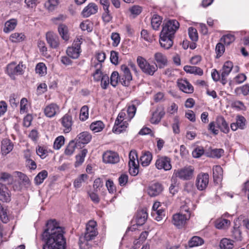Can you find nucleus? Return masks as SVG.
I'll return each instance as SVG.
<instances>
[{
  "mask_svg": "<svg viewBox=\"0 0 249 249\" xmlns=\"http://www.w3.org/2000/svg\"><path fill=\"white\" fill-rule=\"evenodd\" d=\"M231 236L232 238L235 239L236 240H242V232L240 230L239 226H237L236 225L234 226L233 230H232L231 231Z\"/></svg>",
  "mask_w": 249,
  "mask_h": 249,
  "instance_id": "46",
  "label": "nucleus"
},
{
  "mask_svg": "<svg viewBox=\"0 0 249 249\" xmlns=\"http://www.w3.org/2000/svg\"><path fill=\"white\" fill-rule=\"evenodd\" d=\"M191 213L186 205L182 206L179 212L174 214L172 217V223L178 229H182L185 225L186 221L189 220Z\"/></svg>",
  "mask_w": 249,
  "mask_h": 249,
  "instance_id": "3",
  "label": "nucleus"
},
{
  "mask_svg": "<svg viewBox=\"0 0 249 249\" xmlns=\"http://www.w3.org/2000/svg\"><path fill=\"white\" fill-rule=\"evenodd\" d=\"M48 176V173L45 170H43L39 172L38 174L35 177L34 181L36 185H40L42 183L45 179Z\"/></svg>",
  "mask_w": 249,
  "mask_h": 249,
  "instance_id": "34",
  "label": "nucleus"
},
{
  "mask_svg": "<svg viewBox=\"0 0 249 249\" xmlns=\"http://www.w3.org/2000/svg\"><path fill=\"white\" fill-rule=\"evenodd\" d=\"M161 20L162 18L157 15H154L153 16L151 19V23L154 30H157L159 29L161 23Z\"/></svg>",
  "mask_w": 249,
  "mask_h": 249,
  "instance_id": "44",
  "label": "nucleus"
},
{
  "mask_svg": "<svg viewBox=\"0 0 249 249\" xmlns=\"http://www.w3.org/2000/svg\"><path fill=\"white\" fill-rule=\"evenodd\" d=\"M222 168L220 165H215L213 167V180H220L222 178Z\"/></svg>",
  "mask_w": 249,
  "mask_h": 249,
  "instance_id": "43",
  "label": "nucleus"
},
{
  "mask_svg": "<svg viewBox=\"0 0 249 249\" xmlns=\"http://www.w3.org/2000/svg\"><path fill=\"white\" fill-rule=\"evenodd\" d=\"M17 24V21L15 19H11L6 21L4 25L3 31L5 33H9L13 30Z\"/></svg>",
  "mask_w": 249,
  "mask_h": 249,
  "instance_id": "39",
  "label": "nucleus"
},
{
  "mask_svg": "<svg viewBox=\"0 0 249 249\" xmlns=\"http://www.w3.org/2000/svg\"><path fill=\"white\" fill-rule=\"evenodd\" d=\"M120 76L118 72L113 71L110 76V84L114 87H115L119 82Z\"/></svg>",
  "mask_w": 249,
  "mask_h": 249,
  "instance_id": "54",
  "label": "nucleus"
},
{
  "mask_svg": "<svg viewBox=\"0 0 249 249\" xmlns=\"http://www.w3.org/2000/svg\"><path fill=\"white\" fill-rule=\"evenodd\" d=\"M230 225V221L228 219L219 218L216 220L215 223V228L218 229H225Z\"/></svg>",
  "mask_w": 249,
  "mask_h": 249,
  "instance_id": "38",
  "label": "nucleus"
},
{
  "mask_svg": "<svg viewBox=\"0 0 249 249\" xmlns=\"http://www.w3.org/2000/svg\"><path fill=\"white\" fill-rule=\"evenodd\" d=\"M235 123L231 124V128L232 131H236L238 129L243 130L246 128V120L244 116L237 115L235 118Z\"/></svg>",
  "mask_w": 249,
  "mask_h": 249,
  "instance_id": "15",
  "label": "nucleus"
},
{
  "mask_svg": "<svg viewBox=\"0 0 249 249\" xmlns=\"http://www.w3.org/2000/svg\"><path fill=\"white\" fill-rule=\"evenodd\" d=\"M174 38L160 34L159 41L160 46L165 49H169L173 46Z\"/></svg>",
  "mask_w": 249,
  "mask_h": 249,
  "instance_id": "20",
  "label": "nucleus"
},
{
  "mask_svg": "<svg viewBox=\"0 0 249 249\" xmlns=\"http://www.w3.org/2000/svg\"><path fill=\"white\" fill-rule=\"evenodd\" d=\"M89 178V176L87 174H83L77 177L73 182V186L74 188L78 189L80 188L82 186V184L85 182L86 180Z\"/></svg>",
  "mask_w": 249,
  "mask_h": 249,
  "instance_id": "33",
  "label": "nucleus"
},
{
  "mask_svg": "<svg viewBox=\"0 0 249 249\" xmlns=\"http://www.w3.org/2000/svg\"><path fill=\"white\" fill-rule=\"evenodd\" d=\"M164 115H165V112L163 110H155L151 113L149 121L152 124H157L161 121Z\"/></svg>",
  "mask_w": 249,
  "mask_h": 249,
  "instance_id": "22",
  "label": "nucleus"
},
{
  "mask_svg": "<svg viewBox=\"0 0 249 249\" xmlns=\"http://www.w3.org/2000/svg\"><path fill=\"white\" fill-rule=\"evenodd\" d=\"M140 164L137 150L129 151L128 167L129 173L131 176H136L139 174Z\"/></svg>",
  "mask_w": 249,
  "mask_h": 249,
  "instance_id": "5",
  "label": "nucleus"
},
{
  "mask_svg": "<svg viewBox=\"0 0 249 249\" xmlns=\"http://www.w3.org/2000/svg\"><path fill=\"white\" fill-rule=\"evenodd\" d=\"M98 233L97 222L93 220H89L87 223L83 236L79 238L78 244L80 249H90L91 245L89 242L94 240Z\"/></svg>",
  "mask_w": 249,
  "mask_h": 249,
  "instance_id": "2",
  "label": "nucleus"
},
{
  "mask_svg": "<svg viewBox=\"0 0 249 249\" xmlns=\"http://www.w3.org/2000/svg\"><path fill=\"white\" fill-rule=\"evenodd\" d=\"M151 215L154 217L157 221L161 220L165 217V211L163 209L152 211Z\"/></svg>",
  "mask_w": 249,
  "mask_h": 249,
  "instance_id": "45",
  "label": "nucleus"
},
{
  "mask_svg": "<svg viewBox=\"0 0 249 249\" xmlns=\"http://www.w3.org/2000/svg\"><path fill=\"white\" fill-rule=\"evenodd\" d=\"M94 67L96 68V70L92 74V76L94 81L98 82L101 80L102 76L104 75L101 70L102 67V64L97 63L94 65Z\"/></svg>",
  "mask_w": 249,
  "mask_h": 249,
  "instance_id": "37",
  "label": "nucleus"
},
{
  "mask_svg": "<svg viewBox=\"0 0 249 249\" xmlns=\"http://www.w3.org/2000/svg\"><path fill=\"white\" fill-rule=\"evenodd\" d=\"M58 32L64 40L67 41L69 39V35L68 34V29L66 25L64 24H60L58 28Z\"/></svg>",
  "mask_w": 249,
  "mask_h": 249,
  "instance_id": "40",
  "label": "nucleus"
},
{
  "mask_svg": "<svg viewBox=\"0 0 249 249\" xmlns=\"http://www.w3.org/2000/svg\"><path fill=\"white\" fill-rule=\"evenodd\" d=\"M154 59L157 64V67L162 69L167 65L168 60L167 57L163 53L157 52L154 54Z\"/></svg>",
  "mask_w": 249,
  "mask_h": 249,
  "instance_id": "21",
  "label": "nucleus"
},
{
  "mask_svg": "<svg viewBox=\"0 0 249 249\" xmlns=\"http://www.w3.org/2000/svg\"><path fill=\"white\" fill-rule=\"evenodd\" d=\"M219 247L221 249H232L233 241L228 238H224L220 241Z\"/></svg>",
  "mask_w": 249,
  "mask_h": 249,
  "instance_id": "41",
  "label": "nucleus"
},
{
  "mask_svg": "<svg viewBox=\"0 0 249 249\" xmlns=\"http://www.w3.org/2000/svg\"><path fill=\"white\" fill-rule=\"evenodd\" d=\"M155 164L156 168L159 170L168 171L172 169L171 159L166 156L158 157Z\"/></svg>",
  "mask_w": 249,
  "mask_h": 249,
  "instance_id": "9",
  "label": "nucleus"
},
{
  "mask_svg": "<svg viewBox=\"0 0 249 249\" xmlns=\"http://www.w3.org/2000/svg\"><path fill=\"white\" fill-rule=\"evenodd\" d=\"M216 124L221 132L228 134L230 132L229 125L223 117L219 116L216 120Z\"/></svg>",
  "mask_w": 249,
  "mask_h": 249,
  "instance_id": "23",
  "label": "nucleus"
},
{
  "mask_svg": "<svg viewBox=\"0 0 249 249\" xmlns=\"http://www.w3.org/2000/svg\"><path fill=\"white\" fill-rule=\"evenodd\" d=\"M80 27L82 30L87 31L88 32H90L92 30V24L88 20L83 21L81 23Z\"/></svg>",
  "mask_w": 249,
  "mask_h": 249,
  "instance_id": "55",
  "label": "nucleus"
},
{
  "mask_svg": "<svg viewBox=\"0 0 249 249\" xmlns=\"http://www.w3.org/2000/svg\"><path fill=\"white\" fill-rule=\"evenodd\" d=\"M65 142V138L63 136H60L56 138L54 140L53 147L56 150L59 149Z\"/></svg>",
  "mask_w": 249,
  "mask_h": 249,
  "instance_id": "50",
  "label": "nucleus"
},
{
  "mask_svg": "<svg viewBox=\"0 0 249 249\" xmlns=\"http://www.w3.org/2000/svg\"><path fill=\"white\" fill-rule=\"evenodd\" d=\"M163 190V185L159 182L152 183L147 188V194L151 197L159 196Z\"/></svg>",
  "mask_w": 249,
  "mask_h": 249,
  "instance_id": "16",
  "label": "nucleus"
},
{
  "mask_svg": "<svg viewBox=\"0 0 249 249\" xmlns=\"http://www.w3.org/2000/svg\"><path fill=\"white\" fill-rule=\"evenodd\" d=\"M177 85L180 90L186 93H192L194 92L193 86L186 79H178Z\"/></svg>",
  "mask_w": 249,
  "mask_h": 249,
  "instance_id": "14",
  "label": "nucleus"
},
{
  "mask_svg": "<svg viewBox=\"0 0 249 249\" xmlns=\"http://www.w3.org/2000/svg\"><path fill=\"white\" fill-rule=\"evenodd\" d=\"M127 121L115 120L114 126L113 127V132L115 134H120L125 130L127 127Z\"/></svg>",
  "mask_w": 249,
  "mask_h": 249,
  "instance_id": "25",
  "label": "nucleus"
},
{
  "mask_svg": "<svg viewBox=\"0 0 249 249\" xmlns=\"http://www.w3.org/2000/svg\"><path fill=\"white\" fill-rule=\"evenodd\" d=\"M119 160V154L114 151H107L103 155V162L106 163H117Z\"/></svg>",
  "mask_w": 249,
  "mask_h": 249,
  "instance_id": "13",
  "label": "nucleus"
},
{
  "mask_svg": "<svg viewBox=\"0 0 249 249\" xmlns=\"http://www.w3.org/2000/svg\"><path fill=\"white\" fill-rule=\"evenodd\" d=\"M17 175H18L19 179H20L22 184H24V185L30 184V180L26 174L20 172H17Z\"/></svg>",
  "mask_w": 249,
  "mask_h": 249,
  "instance_id": "57",
  "label": "nucleus"
},
{
  "mask_svg": "<svg viewBox=\"0 0 249 249\" xmlns=\"http://www.w3.org/2000/svg\"><path fill=\"white\" fill-rule=\"evenodd\" d=\"M225 50L224 45L221 42L218 43L215 47L216 57H220L225 52Z\"/></svg>",
  "mask_w": 249,
  "mask_h": 249,
  "instance_id": "58",
  "label": "nucleus"
},
{
  "mask_svg": "<svg viewBox=\"0 0 249 249\" xmlns=\"http://www.w3.org/2000/svg\"><path fill=\"white\" fill-rule=\"evenodd\" d=\"M194 169L192 166H185L174 170L171 181H178V179L182 180H191L194 176Z\"/></svg>",
  "mask_w": 249,
  "mask_h": 249,
  "instance_id": "4",
  "label": "nucleus"
},
{
  "mask_svg": "<svg viewBox=\"0 0 249 249\" xmlns=\"http://www.w3.org/2000/svg\"><path fill=\"white\" fill-rule=\"evenodd\" d=\"M97 11V6L95 3H90L83 9L82 14L83 17L88 18L91 15L96 14Z\"/></svg>",
  "mask_w": 249,
  "mask_h": 249,
  "instance_id": "26",
  "label": "nucleus"
},
{
  "mask_svg": "<svg viewBox=\"0 0 249 249\" xmlns=\"http://www.w3.org/2000/svg\"><path fill=\"white\" fill-rule=\"evenodd\" d=\"M121 70L123 72L122 74L125 75V78L127 79V80L132 79V76L128 66L124 64L121 65Z\"/></svg>",
  "mask_w": 249,
  "mask_h": 249,
  "instance_id": "56",
  "label": "nucleus"
},
{
  "mask_svg": "<svg viewBox=\"0 0 249 249\" xmlns=\"http://www.w3.org/2000/svg\"><path fill=\"white\" fill-rule=\"evenodd\" d=\"M105 127V124L101 121H95L91 123L89 129L94 133L100 132Z\"/></svg>",
  "mask_w": 249,
  "mask_h": 249,
  "instance_id": "30",
  "label": "nucleus"
},
{
  "mask_svg": "<svg viewBox=\"0 0 249 249\" xmlns=\"http://www.w3.org/2000/svg\"><path fill=\"white\" fill-rule=\"evenodd\" d=\"M138 65L142 71L145 74L153 75L157 71V65L150 64L147 60L142 56H138L137 59Z\"/></svg>",
  "mask_w": 249,
  "mask_h": 249,
  "instance_id": "7",
  "label": "nucleus"
},
{
  "mask_svg": "<svg viewBox=\"0 0 249 249\" xmlns=\"http://www.w3.org/2000/svg\"><path fill=\"white\" fill-rule=\"evenodd\" d=\"M47 43L53 49H57L59 46L58 36L52 32H48L46 35Z\"/></svg>",
  "mask_w": 249,
  "mask_h": 249,
  "instance_id": "18",
  "label": "nucleus"
},
{
  "mask_svg": "<svg viewBox=\"0 0 249 249\" xmlns=\"http://www.w3.org/2000/svg\"><path fill=\"white\" fill-rule=\"evenodd\" d=\"M24 65L22 62H20L18 64L15 62H12L9 64L6 67V73L11 77L12 79H15L16 75H21L24 72Z\"/></svg>",
  "mask_w": 249,
  "mask_h": 249,
  "instance_id": "8",
  "label": "nucleus"
},
{
  "mask_svg": "<svg viewBox=\"0 0 249 249\" xmlns=\"http://www.w3.org/2000/svg\"><path fill=\"white\" fill-rule=\"evenodd\" d=\"M77 142L87 144L91 141V135L87 131H83L78 135L76 138Z\"/></svg>",
  "mask_w": 249,
  "mask_h": 249,
  "instance_id": "27",
  "label": "nucleus"
},
{
  "mask_svg": "<svg viewBox=\"0 0 249 249\" xmlns=\"http://www.w3.org/2000/svg\"><path fill=\"white\" fill-rule=\"evenodd\" d=\"M0 219L2 222L7 223L9 221L8 215L7 214V208L3 206L0 203Z\"/></svg>",
  "mask_w": 249,
  "mask_h": 249,
  "instance_id": "42",
  "label": "nucleus"
},
{
  "mask_svg": "<svg viewBox=\"0 0 249 249\" xmlns=\"http://www.w3.org/2000/svg\"><path fill=\"white\" fill-rule=\"evenodd\" d=\"M233 68L232 62L230 61L225 62L220 72L221 75H223V77L227 76L231 72Z\"/></svg>",
  "mask_w": 249,
  "mask_h": 249,
  "instance_id": "32",
  "label": "nucleus"
},
{
  "mask_svg": "<svg viewBox=\"0 0 249 249\" xmlns=\"http://www.w3.org/2000/svg\"><path fill=\"white\" fill-rule=\"evenodd\" d=\"M152 160V155L148 151H142L139 158V161L142 167H147L151 164Z\"/></svg>",
  "mask_w": 249,
  "mask_h": 249,
  "instance_id": "17",
  "label": "nucleus"
},
{
  "mask_svg": "<svg viewBox=\"0 0 249 249\" xmlns=\"http://www.w3.org/2000/svg\"><path fill=\"white\" fill-rule=\"evenodd\" d=\"M188 34L190 38L194 42H196L198 40V34L196 29L193 27L188 28Z\"/></svg>",
  "mask_w": 249,
  "mask_h": 249,
  "instance_id": "52",
  "label": "nucleus"
},
{
  "mask_svg": "<svg viewBox=\"0 0 249 249\" xmlns=\"http://www.w3.org/2000/svg\"><path fill=\"white\" fill-rule=\"evenodd\" d=\"M109 83L108 76L107 74L102 76L101 79V86L103 89H106Z\"/></svg>",
  "mask_w": 249,
  "mask_h": 249,
  "instance_id": "64",
  "label": "nucleus"
},
{
  "mask_svg": "<svg viewBox=\"0 0 249 249\" xmlns=\"http://www.w3.org/2000/svg\"><path fill=\"white\" fill-rule=\"evenodd\" d=\"M88 150L86 148L83 149L79 153L78 155L76 156V161L74 162V166L78 167L83 164L85 161V158L87 156Z\"/></svg>",
  "mask_w": 249,
  "mask_h": 249,
  "instance_id": "29",
  "label": "nucleus"
},
{
  "mask_svg": "<svg viewBox=\"0 0 249 249\" xmlns=\"http://www.w3.org/2000/svg\"><path fill=\"white\" fill-rule=\"evenodd\" d=\"M224 153V150L222 148H215L209 152L208 156L212 158H220Z\"/></svg>",
  "mask_w": 249,
  "mask_h": 249,
  "instance_id": "47",
  "label": "nucleus"
},
{
  "mask_svg": "<svg viewBox=\"0 0 249 249\" xmlns=\"http://www.w3.org/2000/svg\"><path fill=\"white\" fill-rule=\"evenodd\" d=\"M14 146V145H13V142L10 139H5L2 140V142H1L0 146V150L2 155H7L8 154L10 153L13 150Z\"/></svg>",
  "mask_w": 249,
  "mask_h": 249,
  "instance_id": "19",
  "label": "nucleus"
},
{
  "mask_svg": "<svg viewBox=\"0 0 249 249\" xmlns=\"http://www.w3.org/2000/svg\"><path fill=\"white\" fill-rule=\"evenodd\" d=\"M82 42L79 39L74 40L71 47H68L66 53L67 55L73 58H77L81 53V44Z\"/></svg>",
  "mask_w": 249,
  "mask_h": 249,
  "instance_id": "11",
  "label": "nucleus"
},
{
  "mask_svg": "<svg viewBox=\"0 0 249 249\" xmlns=\"http://www.w3.org/2000/svg\"><path fill=\"white\" fill-rule=\"evenodd\" d=\"M65 228L58 221L51 219L46 223V228L42 234L44 244L43 249H66Z\"/></svg>",
  "mask_w": 249,
  "mask_h": 249,
  "instance_id": "1",
  "label": "nucleus"
},
{
  "mask_svg": "<svg viewBox=\"0 0 249 249\" xmlns=\"http://www.w3.org/2000/svg\"><path fill=\"white\" fill-rule=\"evenodd\" d=\"M76 148V142L74 141H71L69 142L65 149L64 154L66 156H71L75 152Z\"/></svg>",
  "mask_w": 249,
  "mask_h": 249,
  "instance_id": "35",
  "label": "nucleus"
},
{
  "mask_svg": "<svg viewBox=\"0 0 249 249\" xmlns=\"http://www.w3.org/2000/svg\"><path fill=\"white\" fill-rule=\"evenodd\" d=\"M24 37V35L22 33H15L10 36V39L13 42H17L23 40Z\"/></svg>",
  "mask_w": 249,
  "mask_h": 249,
  "instance_id": "53",
  "label": "nucleus"
},
{
  "mask_svg": "<svg viewBox=\"0 0 249 249\" xmlns=\"http://www.w3.org/2000/svg\"><path fill=\"white\" fill-rule=\"evenodd\" d=\"M61 126L63 127V131L65 134L69 133L71 130L73 124L72 117L69 114H66L59 120Z\"/></svg>",
  "mask_w": 249,
  "mask_h": 249,
  "instance_id": "12",
  "label": "nucleus"
},
{
  "mask_svg": "<svg viewBox=\"0 0 249 249\" xmlns=\"http://www.w3.org/2000/svg\"><path fill=\"white\" fill-rule=\"evenodd\" d=\"M0 200L6 202L11 201L10 192L6 186L1 183H0Z\"/></svg>",
  "mask_w": 249,
  "mask_h": 249,
  "instance_id": "24",
  "label": "nucleus"
},
{
  "mask_svg": "<svg viewBox=\"0 0 249 249\" xmlns=\"http://www.w3.org/2000/svg\"><path fill=\"white\" fill-rule=\"evenodd\" d=\"M172 128H173L174 133L176 134H179V119L177 117L174 119V123L173 124H172Z\"/></svg>",
  "mask_w": 249,
  "mask_h": 249,
  "instance_id": "60",
  "label": "nucleus"
},
{
  "mask_svg": "<svg viewBox=\"0 0 249 249\" xmlns=\"http://www.w3.org/2000/svg\"><path fill=\"white\" fill-rule=\"evenodd\" d=\"M147 213L143 209L137 211L136 215V223L137 225H143L146 220H147Z\"/></svg>",
  "mask_w": 249,
  "mask_h": 249,
  "instance_id": "28",
  "label": "nucleus"
},
{
  "mask_svg": "<svg viewBox=\"0 0 249 249\" xmlns=\"http://www.w3.org/2000/svg\"><path fill=\"white\" fill-rule=\"evenodd\" d=\"M119 184L121 187H124L126 185L128 182V176L126 174H123L121 175L118 178Z\"/></svg>",
  "mask_w": 249,
  "mask_h": 249,
  "instance_id": "62",
  "label": "nucleus"
},
{
  "mask_svg": "<svg viewBox=\"0 0 249 249\" xmlns=\"http://www.w3.org/2000/svg\"><path fill=\"white\" fill-rule=\"evenodd\" d=\"M36 154L40 157L41 159H45L47 155V150L46 148L39 146L36 150Z\"/></svg>",
  "mask_w": 249,
  "mask_h": 249,
  "instance_id": "61",
  "label": "nucleus"
},
{
  "mask_svg": "<svg viewBox=\"0 0 249 249\" xmlns=\"http://www.w3.org/2000/svg\"><path fill=\"white\" fill-rule=\"evenodd\" d=\"M58 4V0H48L45 3V7L49 11H52L55 9Z\"/></svg>",
  "mask_w": 249,
  "mask_h": 249,
  "instance_id": "51",
  "label": "nucleus"
},
{
  "mask_svg": "<svg viewBox=\"0 0 249 249\" xmlns=\"http://www.w3.org/2000/svg\"><path fill=\"white\" fill-rule=\"evenodd\" d=\"M36 71L40 76H42L47 73V67L43 63H38L36 67Z\"/></svg>",
  "mask_w": 249,
  "mask_h": 249,
  "instance_id": "48",
  "label": "nucleus"
},
{
  "mask_svg": "<svg viewBox=\"0 0 249 249\" xmlns=\"http://www.w3.org/2000/svg\"><path fill=\"white\" fill-rule=\"evenodd\" d=\"M179 23L176 19H170L164 21L162 24V29L160 34L174 37L175 34L179 28Z\"/></svg>",
  "mask_w": 249,
  "mask_h": 249,
  "instance_id": "6",
  "label": "nucleus"
},
{
  "mask_svg": "<svg viewBox=\"0 0 249 249\" xmlns=\"http://www.w3.org/2000/svg\"><path fill=\"white\" fill-rule=\"evenodd\" d=\"M235 40V36L231 34L224 35L220 39V41L223 42L225 45H229Z\"/></svg>",
  "mask_w": 249,
  "mask_h": 249,
  "instance_id": "49",
  "label": "nucleus"
},
{
  "mask_svg": "<svg viewBox=\"0 0 249 249\" xmlns=\"http://www.w3.org/2000/svg\"><path fill=\"white\" fill-rule=\"evenodd\" d=\"M203 243L204 240L202 238L199 236H195L189 240V242H188V245H189V247L190 248H193L201 246L203 245Z\"/></svg>",
  "mask_w": 249,
  "mask_h": 249,
  "instance_id": "36",
  "label": "nucleus"
},
{
  "mask_svg": "<svg viewBox=\"0 0 249 249\" xmlns=\"http://www.w3.org/2000/svg\"><path fill=\"white\" fill-rule=\"evenodd\" d=\"M204 153V150L202 147H197L193 150V156L195 158H199L201 156H203Z\"/></svg>",
  "mask_w": 249,
  "mask_h": 249,
  "instance_id": "59",
  "label": "nucleus"
},
{
  "mask_svg": "<svg viewBox=\"0 0 249 249\" xmlns=\"http://www.w3.org/2000/svg\"><path fill=\"white\" fill-rule=\"evenodd\" d=\"M111 38L113 40L112 45L116 47L120 42V36L118 33H112L111 36Z\"/></svg>",
  "mask_w": 249,
  "mask_h": 249,
  "instance_id": "63",
  "label": "nucleus"
},
{
  "mask_svg": "<svg viewBox=\"0 0 249 249\" xmlns=\"http://www.w3.org/2000/svg\"><path fill=\"white\" fill-rule=\"evenodd\" d=\"M183 70L187 73L202 75L203 74V70L199 67L196 66H185Z\"/></svg>",
  "mask_w": 249,
  "mask_h": 249,
  "instance_id": "31",
  "label": "nucleus"
},
{
  "mask_svg": "<svg viewBox=\"0 0 249 249\" xmlns=\"http://www.w3.org/2000/svg\"><path fill=\"white\" fill-rule=\"evenodd\" d=\"M209 183V175L207 173H201L197 175L196 179V186L199 191L205 190Z\"/></svg>",
  "mask_w": 249,
  "mask_h": 249,
  "instance_id": "10",
  "label": "nucleus"
}]
</instances>
